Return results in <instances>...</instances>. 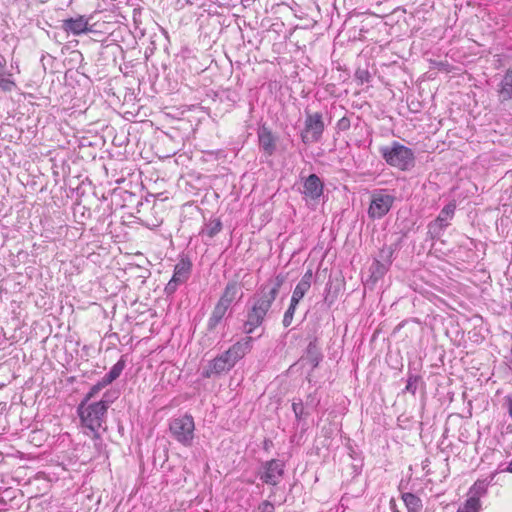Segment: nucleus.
<instances>
[{"label":"nucleus","instance_id":"nucleus-23","mask_svg":"<svg viewBox=\"0 0 512 512\" xmlns=\"http://www.w3.org/2000/svg\"><path fill=\"white\" fill-rule=\"evenodd\" d=\"M402 499L405 503L408 512H420L422 508L421 500L413 493H404Z\"/></svg>","mask_w":512,"mask_h":512},{"label":"nucleus","instance_id":"nucleus-11","mask_svg":"<svg viewBox=\"0 0 512 512\" xmlns=\"http://www.w3.org/2000/svg\"><path fill=\"white\" fill-rule=\"evenodd\" d=\"M242 286L237 281H229L220 296L218 303L230 308L232 303L236 300H240L243 296L241 291Z\"/></svg>","mask_w":512,"mask_h":512},{"label":"nucleus","instance_id":"nucleus-7","mask_svg":"<svg viewBox=\"0 0 512 512\" xmlns=\"http://www.w3.org/2000/svg\"><path fill=\"white\" fill-rule=\"evenodd\" d=\"M456 210V203L454 201L446 204L435 220L428 224V236L431 240H438L443 235L444 230L450 225L451 220L454 218Z\"/></svg>","mask_w":512,"mask_h":512},{"label":"nucleus","instance_id":"nucleus-10","mask_svg":"<svg viewBox=\"0 0 512 512\" xmlns=\"http://www.w3.org/2000/svg\"><path fill=\"white\" fill-rule=\"evenodd\" d=\"M324 183L320 177L316 174H310L308 177L303 179V189L301 190L302 195L306 201L317 202L323 195Z\"/></svg>","mask_w":512,"mask_h":512},{"label":"nucleus","instance_id":"nucleus-26","mask_svg":"<svg viewBox=\"0 0 512 512\" xmlns=\"http://www.w3.org/2000/svg\"><path fill=\"white\" fill-rule=\"evenodd\" d=\"M487 493V487L484 482L476 481L469 489V497H477L479 500Z\"/></svg>","mask_w":512,"mask_h":512},{"label":"nucleus","instance_id":"nucleus-8","mask_svg":"<svg viewBox=\"0 0 512 512\" xmlns=\"http://www.w3.org/2000/svg\"><path fill=\"white\" fill-rule=\"evenodd\" d=\"M284 473V462L280 459H271L262 463V470L258 476L263 483L276 486L282 480Z\"/></svg>","mask_w":512,"mask_h":512},{"label":"nucleus","instance_id":"nucleus-30","mask_svg":"<svg viewBox=\"0 0 512 512\" xmlns=\"http://www.w3.org/2000/svg\"><path fill=\"white\" fill-rule=\"evenodd\" d=\"M394 250L391 246H384L379 252V259L381 262H387V264L391 265L392 256Z\"/></svg>","mask_w":512,"mask_h":512},{"label":"nucleus","instance_id":"nucleus-29","mask_svg":"<svg viewBox=\"0 0 512 512\" xmlns=\"http://www.w3.org/2000/svg\"><path fill=\"white\" fill-rule=\"evenodd\" d=\"M118 393L116 391H106L103 394L101 400L96 401L97 403L103 404L105 406V410L107 411L109 406L117 399Z\"/></svg>","mask_w":512,"mask_h":512},{"label":"nucleus","instance_id":"nucleus-34","mask_svg":"<svg viewBox=\"0 0 512 512\" xmlns=\"http://www.w3.org/2000/svg\"><path fill=\"white\" fill-rule=\"evenodd\" d=\"M180 284L181 283L173 282V278H171L165 287V293L168 295L173 294Z\"/></svg>","mask_w":512,"mask_h":512},{"label":"nucleus","instance_id":"nucleus-27","mask_svg":"<svg viewBox=\"0 0 512 512\" xmlns=\"http://www.w3.org/2000/svg\"><path fill=\"white\" fill-rule=\"evenodd\" d=\"M297 303H294L293 301H290V304L287 308V310L285 311L284 313V316H283V320H282V323H283V326L285 328L289 327L293 321V317H294V314H295V311H296V308H297Z\"/></svg>","mask_w":512,"mask_h":512},{"label":"nucleus","instance_id":"nucleus-20","mask_svg":"<svg viewBox=\"0 0 512 512\" xmlns=\"http://www.w3.org/2000/svg\"><path fill=\"white\" fill-rule=\"evenodd\" d=\"M222 222L219 218H214L204 225L200 231L201 236H207L212 239L222 230Z\"/></svg>","mask_w":512,"mask_h":512},{"label":"nucleus","instance_id":"nucleus-16","mask_svg":"<svg viewBox=\"0 0 512 512\" xmlns=\"http://www.w3.org/2000/svg\"><path fill=\"white\" fill-rule=\"evenodd\" d=\"M322 358L323 355L318 346V341L316 338H314L309 342L307 346L305 360L311 365V369L314 370L316 367H318L319 363L322 361Z\"/></svg>","mask_w":512,"mask_h":512},{"label":"nucleus","instance_id":"nucleus-13","mask_svg":"<svg viewBox=\"0 0 512 512\" xmlns=\"http://www.w3.org/2000/svg\"><path fill=\"white\" fill-rule=\"evenodd\" d=\"M312 278H313L312 270L306 271L305 274L302 276L301 280L296 285V287L292 293L291 301L299 304L300 300L304 297V295L310 289Z\"/></svg>","mask_w":512,"mask_h":512},{"label":"nucleus","instance_id":"nucleus-32","mask_svg":"<svg viewBox=\"0 0 512 512\" xmlns=\"http://www.w3.org/2000/svg\"><path fill=\"white\" fill-rule=\"evenodd\" d=\"M350 126H351L350 119L346 116L339 119L336 124V128L338 131H347L348 129H350Z\"/></svg>","mask_w":512,"mask_h":512},{"label":"nucleus","instance_id":"nucleus-25","mask_svg":"<svg viewBox=\"0 0 512 512\" xmlns=\"http://www.w3.org/2000/svg\"><path fill=\"white\" fill-rule=\"evenodd\" d=\"M108 384L103 380H99L96 384H94L90 390L85 394L84 398L82 399L83 402H91V400L96 397V395L104 389Z\"/></svg>","mask_w":512,"mask_h":512},{"label":"nucleus","instance_id":"nucleus-36","mask_svg":"<svg viewBox=\"0 0 512 512\" xmlns=\"http://www.w3.org/2000/svg\"><path fill=\"white\" fill-rule=\"evenodd\" d=\"M506 400H507L508 413H509V416L512 418V397H507Z\"/></svg>","mask_w":512,"mask_h":512},{"label":"nucleus","instance_id":"nucleus-38","mask_svg":"<svg viewBox=\"0 0 512 512\" xmlns=\"http://www.w3.org/2000/svg\"><path fill=\"white\" fill-rule=\"evenodd\" d=\"M107 48H109V46H107ZM110 48H111L112 50H119V49H120V46H119V45H116V44H113V45H111V46H110Z\"/></svg>","mask_w":512,"mask_h":512},{"label":"nucleus","instance_id":"nucleus-17","mask_svg":"<svg viewBox=\"0 0 512 512\" xmlns=\"http://www.w3.org/2000/svg\"><path fill=\"white\" fill-rule=\"evenodd\" d=\"M6 60L0 59V89L4 92H11L15 87L16 83L12 80L11 74H6Z\"/></svg>","mask_w":512,"mask_h":512},{"label":"nucleus","instance_id":"nucleus-37","mask_svg":"<svg viewBox=\"0 0 512 512\" xmlns=\"http://www.w3.org/2000/svg\"><path fill=\"white\" fill-rule=\"evenodd\" d=\"M504 471L512 473V460L509 462L508 466L504 469Z\"/></svg>","mask_w":512,"mask_h":512},{"label":"nucleus","instance_id":"nucleus-40","mask_svg":"<svg viewBox=\"0 0 512 512\" xmlns=\"http://www.w3.org/2000/svg\"><path fill=\"white\" fill-rule=\"evenodd\" d=\"M325 290L329 292L330 291V285L327 284L326 287H325Z\"/></svg>","mask_w":512,"mask_h":512},{"label":"nucleus","instance_id":"nucleus-31","mask_svg":"<svg viewBox=\"0 0 512 512\" xmlns=\"http://www.w3.org/2000/svg\"><path fill=\"white\" fill-rule=\"evenodd\" d=\"M371 75L368 69L358 68L355 72V79L360 83H368L370 81Z\"/></svg>","mask_w":512,"mask_h":512},{"label":"nucleus","instance_id":"nucleus-15","mask_svg":"<svg viewBox=\"0 0 512 512\" xmlns=\"http://www.w3.org/2000/svg\"><path fill=\"white\" fill-rule=\"evenodd\" d=\"M191 268V261L188 258H182L174 267L173 282H186L190 276Z\"/></svg>","mask_w":512,"mask_h":512},{"label":"nucleus","instance_id":"nucleus-28","mask_svg":"<svg viewBox=\"0 0 512 512\" xmlns=\"http://www.w3.org/2000/svg\"><path fill=\"white\" fill-rule=\"evenodd\" d=\"M292 410L298 421L304 419L307 414L305 413L304 405L301 399L294 400L292 403Z\"/></svg>","mask_w":512,"mask_h":512},{"label":"nucleus","instance_id":"nucleus-2","mask_svg":"<svg viewBox=\"0 0 512 512\" xmlns=\"http://www.w3.org/2000/svg\"><path fill=\"white\" fill-rule=\"evenodd\" d=\"M379 152L385 162L401 171H409L415 166V154L413 150L397 141L389 146H382Z\"/></svg>","mask_w":512,"mask_h":512},{"label":"nucleus","instance_id":"nucleus-18","mask_svg":"<svg viewBox=\"0 0 512 512\" xmlns=\"http://www.w3.org/2000/svg\"><path fill=\"white\" fill-rule=\"evenodd\" d=\"M498 92L502 102L512 98V69L508 70L504 75Z\"/></svg>","mask_w":512,"mask_h":512},{"label":"nucleus","instance_id":"nucleus-12","mask_svg":"<svg viewBox=\"0 0 512 512\" xmlns=\"http://www.w3.org/2000/svg\"><path fill=\"white\" fill-rule=\"evenodd\" d=\"M258 141L259 146L267 156H272L276 151V137L273 135L272 131L266 127L262 126L258 130Z\"/></svg>","mask_w":512,"mask_h":512},{"label":"nucleus","instance_id":"nucleus-19","mask_svg":"<svg viewBox=\"0 0 512 512\" xmlns=\"http://www.w3.org/2000/svg\"><path fill=\"white\" fill-rule=\"evenodd\" d=\"M126 366L125 356H121L120 359L112 366L110 371L104 375L102 378L108 385L115 381L121 373L123 372Z\"/></svg>","mask_w":512,"mask_h":512},{"label":"nucleus","instance_id":"nucleus-5","mask_svg":"<svg viewBox=\"0 0 512 512\" xmlns=\"http://www.w3.org/2000/svg\"><path fill=\"white\" fill-rule=\"evenodd\" d=\"M396 197L385 189H376L371 194L368 216L372 220L381 219L389 213Z\"/></svg>","mask_w":512,"mask_h":512},{"label":"nucleus","instance_id":"nucleus-21","mask_svg":"<svg viewBox=\"0 0 512 512\" xmlns=\"http://www.w3.org/2000/svg\"><path fill=\"white\" fill-rule=\"evenodd\" d=\"M389 267L390 265L387 264V262H381L380 260L375 259L370 267L371 278L374 280V282L383 278V276L389 270Z\"/></svg>","mask_w":512,"mask_h":512},{"label":"nucleus","instance_id":"nucleus-9","mask_svg":"<svg viewBox=\"0 0 512 512\" xmlns=\"http://www.w3.org/2000/svg\"><path fill=\"white\" fill-rule=\"evenodd\" d=\"M89 17L85 15H76L73 17L65 18L61 20V29L68 35L79 36L91 32V26L89 25Z\"/></svg>","mask_w":512,"mask_h":512},{"label":"nucleus","instance_id":"nucleus-33","mask_svg":"<svg viewBox=\"0 0 512 512\" xmlns=\"http://www.w3.org/2000/svg\"><path fill=\"white\" fill-rule=\"evenodd\" d=\"M258 510L259 512H275L274 505L268 500L261 502L258 506Z\"/></svg>","mask_w":512,"mask_h":512},{"label":"nucleus","instance_id":"nucleus-3","mask_svg":"<svg viewBox=\"0 0 512 512\" xmlns=\"http://www.w3.org/2000/svg\"><path fill=\"white\" fill-rule=\"evenodd\" d=\"M80 422L84 428L98 437V431L106 422L107 411L103 404L81 401L77 407Z\"/></svg>","mask_w":512,"mask_h":512},{"label":"nucleus","instance_id":"nucleus-35","mask_svg":"<svg viewBox=\"0 0 512 512\" xmlns=\"http://www.w3.org/2000/svg\"><path fill=\"white\" fill-rule=\"evenodd\" d=\"M91 434H92V439L94 440L95 448L97 449L98 452H101V449L103 447V441L100 437V434L98 433V438L94 433H91Z\"/></svg>","mask_w":512,"mask_h":512},{"label":"nucleus","instance_id":"nucleus-1","mask_svg":"<svg viewBox=\"0 0 512 512\" xmlns=\"http://www.w3.org/2000/svg\"><path fill=\"white\" fill-rule=\"evenodd\" d=\"M285 281V275L277 274L273 279L261 285L249 298L246 304L245 320L241 326V330L246 336L234 343L228 350L210 360L201 372L203 378L228 373L239 360L252 350L254 338L251 334L263 326L266 318L272 312V305Z\"/></svg>","mask_w":512,"mask_h":512},{"label":"nucleus","instance_id":"nucleus-24","mask_svg":"<svg viewBox=\"0 0 512 512\" xmlns=\"http://www.w3.org/2000/svg\"><path fill=\"white\" fill-rule=\"evenodd\" d=\"M481 509V500L477 497H468L456 512H480Z\"/></svg>","mask_w":512,"mask_h":512},{"label":"nucleus","instance_id":"nucleus-14","mask_svg":"<svg viewBox=\"0 0 512 512\" xmlns=\"http://www.w3.org/2000/svg\"><path fill=\"white\" fill-rule=\"evenodd\" d=\"M228 307L216 303L207 321L206 329L208 332L216 330L217 326L224 320Z\"/></svg>","mask_w":512,"mask_h":512},{"label":"nucleus","instance_id":"nucleus-22","mask_svg":"<svg viewBox=\"0 0 512 512\" xmlns=\"http://www.w3.org/2000/svg\"><path fill=\"white\" fill-rule=\"evenodd\" d=\"M420 384L421 385L425 384L423 381V378L420 375L413 374L409 371L407 381H406V386L402 392L410 393L414 396L416 394L417 389Z\"/></svg>","mask_w":512,"mask_h":512},{"label":"nucleus","instance_id":"nucleus-6","mask_svg":"<svg viewBox=\"0 0 512 512\" xmlns=\"http://www.w3.org/2000/svg\"><path fill=\"white\" fill-rule=\"evenodd\" d=\"M304 129L301 131V140L304 144L319 142L325 130L323 115L320 112L305 111Z\"/></svg>","mask_w":512,"mask_h":512},{"label":"nucleus","instance_id":"nucleus-39","mask_svg":"<svg viewBox=\"0 0 512 512\" xmlns=\"http://www.w3.org/2000/svg\"><path fill=\"white\" fill-rule=\"evenodd\" d=\"M404 326V322H401L398 326H397V329H400Z\"/></svg>","mask_w":512,"mask_h":512},{"label":"nucleus","instance_id":"nucleus-4","mask_svg":"<svg viewBox=\"0 0 512 512\" xmlns=\"http://www.w3.org/2000/svg\"><path fill=\"white\" fill-rule=\"evenodd\" d=\"M169 430L172 437L183 446H191L194 439L195 423L191 415L174 418L170 421Z\"/></svg>","mask_w":512,"mask_h":512}]
</instances>
